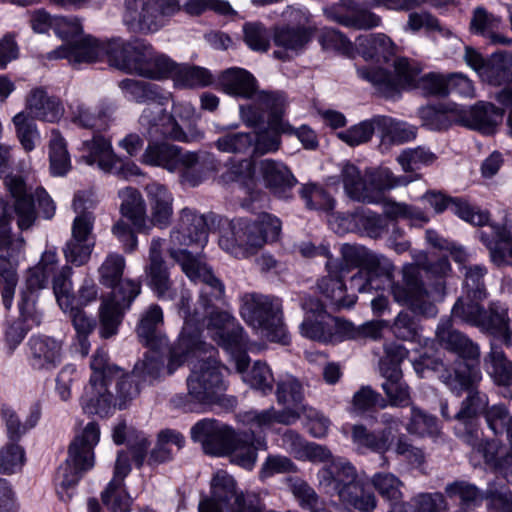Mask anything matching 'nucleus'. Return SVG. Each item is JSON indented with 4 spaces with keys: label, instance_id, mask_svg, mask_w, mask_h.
I'll list each match as a JSON object with an SVG mask.
<instances>
[{
    "label": "nucleus",
    "instance_id": "nucleus-1",
    "mask_svg": "<svg viewBox=\"0 0 512 512\" xmlns=\"http://www.w3.org/2000/svg\"><path fill=\"white\" fill-rule=\"evenodd\" d=\"M89 384L80 399L86 414L107 416L115 409H126L141 391V383L110 361L108 352L99 348L93 354Z\"/></svg>",
    "mask_w": 512,
    "mask_h": 512
},
{
    "label": "nucleus",
    "instance_id": "nucleus-2",
    "mask_svg": "<svg viewBox=\"0 0 512 512\" xmlns=\"http://www.w3.org/2000/svg\"><path fill=\"white\" fill-rule=\"evenodd\" d=\"M205 349H191L183 355V362L197 359L187 378V394L173 397L175 407L187 412L198 410L200 406L212 405L220 402L225 391L220 366L215 358L216 349L205 342Z\"/></svg>",
    "mask_w": 512,
    "mask_h": 512
},
{
    "label": "nucleus",
    "instance_id": "nucleus-3",
    "mask_svg": "<svg viewBox=\"0 0 512 512\" xmlns=\"http://www.w3.org/2000/svg\"><path fill=\"white\" fill-rule=\"evenodd\" d=\"M317 479L320 489L339 510L371 512L376 508L374 493L365 489L357 469L345 458H333L319 470Z\"/></svg>",
    "mask_w": 512,
    "mask_h": 512
},
{
    "label": "nucleus",
    "instance_id": "nucleus-4",
    "mask_svg": "<svg viewBox=\"0 0 512 512\" xmlns=\"http://www.w3.org/2000/svg\"><path fill=\"white\" fill-rule=\"evenodd\" d=\"M124 268V257L110 253L98 269L101 284L113 288L111 297L100 307V336L105 339L117 333L124 311L141 292L139 282L122 280Z\"/></svg>",
    "mask_w": 512,
    "mask_h": 512
},
{
    "label": "nucleus",
    "instance_id": "nucleus-5",
    "mask_svg": "<svg viewBox=\"0 0 512 512\" xmlns=\"http://www.w3.org/2000/svg\"><path fill=\"white\" fill-rule=\"evenodd\" d=\"M285 105L283 93L262 91L256 95L253 104L240 106L241 119L247 126L254 127L267 120L266 129L253 133V155L277 151L281 144L280 135L293 132V127L282 119Z\"/></svg>",
    "mask_w": 512,
    "mask_h": 512
},
{
    "label": "nucleus",
    "instance_id": "nucleus-6",
    "mask_svg": "<svg viewBox=\"0 0 512 512\" xmlns=\"http://www.w3.org/2000/svg\"><path fill=\"white\" fill-rule=\"evenodd\" d=\"M424 369H431L438 373V377L451 391H467L466 398L462 401L459 411L454 418L467 423L484 413L488 409V396L477 389L482 379V373L477 365L459 363L457 368L448 369L440 359H418V374Z\"/></svg>",
    "mask_w": 512,
    "mask_h": 512
},
{
    "label": "nucleus",
    "instance_id": "nucleus-7",
    "mask_svg": "<svg viewBox=\"0 0 512 512\" xmlns=\"http://www.w3.org/2000/svg\"><path fill=\"white\" fill-rule=\"evenodd\" d=\"M281 227L280 219L269 213H261L254 221L245 218L233 219L229 230L220 236L219 246L235 258H248L266 243L276 241Z\"/></svg>",
    "mask_w": 512,
    "mask_h": 512
},
{
    "label": "nucleus",
    "instance_id": "nucleus-8",
    "mask_svg": "<svg viewBox=\"0 0 512 512\" xmlns=\"http://www.w3.org/2000/svg\"><path fill=\"white\" fill-rule=\"evenodd\" d=\"M121 56L114 57L116 68L129 74L160 80L173 78L176 63L141 39L125 41L118 46Z\"/></svg>",
    "mask_w": 512,
    "mask_h": 512
},
{
    "label": "nucleus",
    "instance_id": "nucleus-9",
    "mask_svg": "<svg viewBox=\"0 0 512 512\" xmlns=\"http://www.w3.org/2000/svg\"><path fill=\"white\" fill-rule=\"evenodd\" d=\"M100 440V428L94 421L87 423L69 445L68 457L59 466L55 482L56 486L67 491L73 488L83 474L94 467V448Z\"/></svg>",
    "mask_w": 512,
    "mask_h": 512
},
{
    "label": "nucleus",
    "instance_id": "nucleus-10",
    "mask_svg": "<svg viewBox=\"0 0 512 512\" xmlns=\"http://www.w3.org/2000/svg\"><path fill=\"white\" fill-rule=\"evenodd\" d=\"M240 315L269 341L288 344L289 338L277 300L257 293H246L241 297Z\"/></svg>",
    "mask_w": 512,
    "mask_h": 512
},
{
    "label": "nucleus",
    "instance_id": "nucleus-11",
    "mask_svg": "<svg viewBox=\"0 0 512 512\" xmlns=\"http://www.w3.org/2000/svg\"><path fill=\"white\" fill-rule=\"evenodd\" d=\"M204 317L207 318L206 328L210 338L232 356L238 370L242 371L248 362V339L241 325L228 311L212 308L205 311Z\"/></svg>",
    "mask_w": 512,
    "mask_h": 512
},
{
    "label": "nucleus",
    "instance_id": "nucleus-12",
    "mask_svg": "<svg viewBox=\"0 0 512 512\" xmlns=\"http://www.w3.org/2000/svg\"><path fill=\"white\" fill-rule=\"evenodd\" d=\"M124 42L125 40L121 38L102 41L91 35H82L77 40L67 42L48 52L46 58L67 59L71 64H81L97 62L106 56L109 64L116 68L114 57L121 56L122 53L118 51L121 49L118 46Z\"/></svg>",
    "mask_w": 512,
    "mask_h": 512
},
{
    "label": "nucleus",
    "instance_id": "nucleus-13",
    "mask_svg": "<svg viewBox=\"0 0 512 512\" xmlns=\"http://www.w3.org/2000/svg\"><path fill=\"white\" fill-rule=\"evenodd\" d=\"M88 199L84 192H78L74 196L73 209L78 214L72 224V235L67 241L63 252L67 262L75 266H82L90 259L94 241L91 237L94 226V215L88 211L92 207L86 203Z\"/></svg>",
    "mask_w": 512,
    "mask_h": 512
},
{
    "label": "nucleus",
    "instance_id": "nucleus-14",
    "mask_svg": "<svg viewBox=\"0 0 512 512\" xmlns=\"http://www.w3.org/2000/svg\"><path fill=\"white\" fill-rule=\"evenodd\" d=\"M179 9L178 0H126L123 22L131 32H156L164 26V17Z\"/></svg>",
    "mask_w": 512,
    "mask_h": 512
},
{
    "label": "nucleus",
    "instance_id": "nucleus-15",
    "mask_svg": "<svg viewBox=\"0 0 512 512\" xmlns=\"http://www.w3.org/2000/svg\"><path fill=\"white\" fill-rule=\"evenodd\" d=\"M418 269L423 271L418 279V314L432 317L437 314L436 302L444 297L443 278L450 271V264L446 257L431 261L426 255L418 254Z\"/></svg>",
    "mask_w": 512,
    "mask_h": 512
},
{
    "label": "nucleus",
    "instance_id": "nucleus-16",
    "mask_svg": "<svg viewBox=\"0 0 512 512\" xmlns=\"http://www.w3.org/2000/svg\"><path fill=\"white\" fill-rule=\"evenodd\" d=\"M4 183L15 199L14 208L17 215V223L21 230L30 228L36 219L34 197L45 219H51L54 216L55 205L43 188H37L34 195H32L27 191L23 178L13 174L7 175Z\"/></svg>",
    "mask_w": 512,
    "mask_h": 512
},
{
    "label": "nucleus",
    "instance_id": "nucleus-17",
    "mask_svg": "<svg viewBox=\"0 0 512 512\" xmlns=\"http://www.w3.org/2000/svg\"><path fill=\"white\" fill-rule=\"evenodd\" d=\"M71 275V267L63 268L55 279L54 294L59 307L71 318L77 335L79 352L82 356H87L90 350L88 336L94 331L96 322L93 318L88 317L81 308L74 305L75 298L72 294Z\"/></svg>",
    "mask_w": 512,
    "mask_h": 512
},
{
    "label": "nucleus",
    "instance_id": "nucleus-18",
    "mask_svg": "<svg viewBox=\"0 0 512 512\" xmlns=\"http://www.w3.org/2000/svg\"><path fill=\"white\" fill-rule=\"evenodd\" d=\"M192 298L190 295L182 294L178 303L179 313L184 319V325L179 334L177 342L171 347L167 372L173 374L183 362V355L191 349H205V341L202 340L203 314L197 310L193 313L190 310Z\"/></svg>",
    "mask_w": 512,
    "mask_h": 512
},
{
    "label": "nucleus",
    "instance_id": "nucleus-19",
    "mask_svg": "<svg viewBox=\"0 0 512 512\" xmlns=\"http://www.w3.org/2000/svg\"><path fill=\"white\" fill-rule=\"evenodd\" d=\"M169 100L150 101L143 109L139 123L152 137L162 136L175 141L190 143L203 137V133L196 127H190L186 132L177 121L166 113Z\"/></svg>",
    "mask_w": 512,
    "mask_h": 512
},
{
    "label": "nucleus",
    "instance_id": "nucleus-20",
    "mask_svg": "<svg viewBox=\"0 0 512 512\" xmlns=\"http://www.w3.org/2000/svg\"><path fill=\"white\" fill-rule=\"evenodd\" d=\"M392 66L393 73L379 67H359L357 74L385 97H394L402 90L414 87L415 72L406 57H396Z\"/></svg>",
    "mask_w": 512,
    "mask_h": 512
},
{
    "label": "nucleus",
    "instance_id": "nucleus-21",
    "mask_svg": "<svg viewBox=\"0 0 512 512\" xmlns=\"http://www.w3.org/2000/svg\"><path fill=\"white\" fill-rule=\"evenodd\" d=\"M211 497L199 502V512H223L225 504L233 500L232 512H261L255 498L237 494L235 480L224 471H218L211 482Z\"/></svg>",
    "mask_w": 512,
    "mask_h": 512
},
{
    "label": "nucleus",
    "instance_id": "nucleus-22",
    "mask_svg": "<svg viewBox=\"0 0 512 512\" xmlns=\"http://www.w3.org/2000/svg\"><path fill=\"white\" fill-rule=\"evenodd\" d=\"M341 259L326 261L325 267L329 275H345L355 268L378 269L385 273L390 260L384 255L377 254L360 245L343 244Z\"/></svg>",
    "mask_w": 512,
    "mask_h": 512
},
{
    "label": "nucleus",
    "instance_id": "nucleus-23",
    "mask_svg": "<svg viewBox=\"0 0 512 512\" xmlns=\"http://www.w3.org/2000/svg\"><path fill=\"white\" fill-rule=\"evenodd\" d=\"M346 321L326 313L323 306L315 303V309L307 313L300 325L303 337L320 343H336L345 339Z\"/></svg>",
    "mask_w": 512,
    "mask_h": 512
},
{
    "label": "nucleus",
    "instance_id": "nucleus-24",
    "mask_svg": "<svg viewBox=\"0 0 512 512\" xmlns=\"http://www.w3.org/2000/svg\"><path fill=\"white\" fill-rule=\"evenodd\" d=\"M82 160L88 165H97L104 172L114 173L123 178L138 174L135 165H123L115 155L109 139L95 132L90 140L82 143Z\"/></svg>",
    "mask_w": 512,
    "mask_h": 512
},
{
    "label": "nucleus",
    "instance_id": "nucleus-25",
    "mask_svg": "<svg viewBox=\"0 0 512 512\" xmlns=\"http://www.w3.org/2000/svg\"><path fill=\"white\" fill-rule=\"evenodd\" d=\"M27 362L32 370L50 372L63 358L62 341L43 334L32 335L26 343Z\"/></svg>",
    "mask_w": 512,
    "mask_h": 512
},
{
    "label": "nucleus",
    "instance_id": "nucleus-26",
    "mask_svg": "<svg viewBox=\"0 0 512 512\" xmlns=\"http://www.w3.org/2000/svg\"><path fill=\"white\" fill-rule=\"evenodd\" d=\"M236 434L230 427L214 419L200 420L191 428V438L201 443L205 453L214 456L226 455Z\"/></svg>",
    "mask_w": 512,
    "mask_h": 512
},
{
    "label": "nucleus",
    "instance_id": "nucleus-27",
    "mask_svg": "<svg viewBox=\"0 0 512 512\" xmlns=\"http://www.w3.org/2000/svg\"><path fill=\"white\" fill-rule=\"evenodd\" d=\"M116 108L115 103L107 100L101 101L95 107L74 101L69 106L70 119L79 128L101 133L109 129Z\"/></svg>",
    "mask_w": 512,
    "mask_h": 512
},
{
    "label": "nucleus",
    "instance_id": "nucleus-28",
    "mask_svg": "<svg viewBox=\"0 0 512 512\" xmlns=\"http://www.w3.org/2000/svg\"><path fill=\"white\" fill-rule=\"evenodd\" d=\"M504 110L490 102L479 101L468 109H457L456 123L490 135L502 121Z\"/></svg>",
    "mask_w": 512,
    "mask_h": 512
},
{
    "label": "nucleus",
    "instance_id": "nucleus-29",
    "mask_svg": "<svg viewBox=\"0 0 512 512\" xmlns=\"http://www.w3.org/2000/svg\"><path fill=\"white\" fill-rule=\"evenodd\" d=\"M436 337L440 345L458 355L465 361H473L478 364L481 350L480 346L464 333L456 330L450 319L442 320L436 329Z\"/></svg>",
    "mask_w": 512,
    "mask_h": 512
},
{
    "label": "nucleus",
    "instance_id": "nucleus-30",
    "mask_svg": "<svg viewBox=\"0 0 512 512\" xmlns=\"http://www.w3.org/2000/svg\"><path fill=\"white\" fill-rule=\"evenodd\" d=\"M171 239L178 245L204 247L208 241L207 223L203 215L190 208L180 211L179 222L171 233Z\"/></svg>",
    "mask_w": 512,
    "mask_h": 512
},
{
    "label": "nucleus",
    "instance_id": "nucleus-31",
    "mask_svg": "<svg viewBox=\"0 0 512 512\" xmlns=\"http://www.w3.org/2000/svg\"><path fill=\"white\" fill-rule=\"evenodd\" d=\"M172 258L181 266L186 276L201 286L213 288L218 295H225L224 283L213 273L212 269L200 258L193 256L186 250H172Z\"/></svg>",
    "mask_w": 512,
    "mask_h": 512
},
{
    "label": "nucleus",
    "instance_id": "nucleus-32",
    "mask_svg": "<svg viewBox=\"0 0 512 512\" xmlns=\"http://www.w3.org/2000/svg\"><path fill=\"white\" fill-rule=\"evenodd\" d=\"M163 323L162 308L157 304H151L140 314L135 328L139 342L151 350L167 345L168 339L161 330Z\"/></svg>",
    "mask_w": 512,
    "mask_h": 512
},
{
    "label": "nucleus",
    "instance_id": "nucleus-33",
    "mask_svg": "<svg viewBox=\"0 0 512 512\" xmlns=\"http://www.w3.org/2000/svg\"><path fill=\"white\" fill-rule=\"evenodd\" d=\"M149 207V224L166 228L170 225L173 215V195L169 189L158 182H152L145 186Z\"/></svg>",
    "mask_w": 512,
    "mask_h": 512
},
{
    "label": "nucleus",
    "instance_id": "nucleus-34",
    "mask_svg": "<svg viewBox=\"0 0 512 512\" xmlns=\"http://www.w3.org/2000/svg\"><path fill=\"white\" fill-rule=\"evenodd\" d=\"M192 152L168 143H150L144 154L143 162L161 167L171 173H177L183 163H191Z\"/></svg>",
    "mask_w": 512,
    "mask_h": 512
},
{
    "label": "nucleus",
    "instance_id": "nucleus-35",
    "mask_svg": "<svg viewBox=\"0 0 512 512\" xmlns=\"http://www.w3.org/2000/svg\"><path fill=\"white\" fill-rule=\"evenodd\" d=\"M259 171L267 188L279 198L287 199L297 180L291 170L281 161L264 159Z\"/></svg>",
    "mask_w": 512,
    "mask_h": 512
},
{
    "label": "nucleus",
    "instance_id": "nucleus-36",
    "mask_svg": "<svg viewBox=\"0 0 512 512\" xmlns=\"http://www.w3.org/2000/svg\"><path fill=\"white\" fill-rule=\"evenodd\" d=\"M267 448L263 437H255L253 433H237L227 451L230 461L244 469L252 470L257 461V451Z\"/></svg>",
    "mask_w": 512,
    "mask_h": 512
},
{
    "label": "nucleus",
    "instance_id": "nucleus-37",
    "mask_svg": "<svg viewBox=\"0 0 512 512\" xmlns=\"http://www.w3.org/2000/svg\"><path fill=\"white\" fill-rule=\"evenodd\" d=\"M413 181L414 177L412 175L396 177L388 168H379L371 171L366 176L365 197L368 196L373 199L371 201H364V203H382L385 199V191L405 186Z\"/></svg>",
    "mask_w": 512,
    "mask_h": 512
},
{
    "label": "nucleus",
    "instance_id": "nucleus-38",
    "mask_svg": "<svg viewBox=\"0 0 512 512\" xmlns=\"http://www.w3.org/2000/svg\"><path fill=\"white\" fill-rule=\"evenodd\" d=\"M26 108L34 118L51 123L61 119L64 114L60 99L48 95L41 87L31 89L26 97Z\"/></svg>",
    "mask_w": 512,
    "mask_h": 512
},
{
    "label": "nucleus",
    "instance_id": "nucleus-39",
    "mask_svg": "<svg viewBox=\"0 0 512 512\" xmlns=\"http://www.w3.org/2000/svg\"><path fill=\"white\" fill-rule=\"evenodd\" d=\"M121 199L120 211L138 232L150 230L149 218L146 213L145 201L141 193L133 187L121 189L118 193Z\"/></svg>",
    "mask_w": 512,
    "mask_h": 512
},
{
    "label": "nucleus",
    "instance_id": "nucleus-40",
    "mask_svg": "<svg viewBox=\"0 0 512 512\" xmlns=\"http://www.w3.org/2000/svg\"><path fill=\"white\" fill-rule=\"evenodd\" d=\"M351 440L361 453L368 450L383 455L390 450L394 435H390L389 430L369 431L357 424L351 426Z\"/></svg>",
    "mask_w": 512,
    "mask_h": 512
},
{
    "label": "nucleus",
    "instance_id": "nucleus-41",
    "mask_svg": "<svg viewBox=\"0 0 512 512\" xmlns=\"http://www.w3.org/2000/svg\"><path fill=\"white\" fill-rule=\"evenodd\" d=\"M380 371L385 381L381 384L391 406L404 407L410 404V392L402 379L397 365L381 361Z\"/></svg>",
    "mask_w": 512,
    "mask_h": 512
},
{
    "label": "nucleus",
    "instance_id": "nucleus-42",
    "mask_svg": "<svg viewBox=\"0 0 512 512\" xmlns=\"http://www.w3.org/2000/svg\"><path fill=\"white\" fill-rule=\"evenodd\" d=\"M222 90L232 96L251 98L256 93V79L247 70L232 67L223 71L219 77Z\"/></svg>",
    "mask_w": 512,
    "mask_h": 512
},
{
    "label": "nucleus",
    "instance_id": "nucleus-43",
    "mask_svg": "<svg viewBox=\"0 0 512 512\" xmlns=\"http://www.w3.org/2000/svg\"><path fill=\"white\" fill-rule=\"evenodd\" d=\"M124 97L137 103L170 100L171 94L159 85L136 79H123L118 83Z\"/></svg>",
    "mask_w": 512,
    "mask_h": 512
},
{
    "label": "nucleus",
    "instance_id": "nucleus-44",
    "mask_svg": "<svg viewBox=\"0 0 512 512\" xmlns=\"http://www.w3.org/2000/svg\"><path fill=\"white\" fill-rule=\"evenodd\" d=\"M491 228L496 240L490 239L485 232L480 233V240L488 248L490 259L495 265L507 264V251L501 245L512 242V219L506 216L502 224L491 225Z\"/></svg>",
    "mask_w": 512,
    "mask_h": 512
},
{
    "label": "nucleus",
    "instance_id": "nucleus-45",
    "mask_svg": "<svg viewBox=\"0 0 512 512\" xmlns=\"http://www.w3.org/2000/svg\"><path fill=\"white\" fill-rule=\"evenodd\" d=\"M483 81L493 86H501L512 82V52L499 51L493 53L486 61L481 72Z\"/></svg>",
    "mask_w": 512,
    "mask_h": 512
},
{
    "label": "nucleus",
    "instance_id": "nucleus-46",
    "mask_svg": "<svg viewBox=\"0 0 512 512\" xmlns=\"http://www.w3.org/2000/svg\"><path fill=\"white\" fill-rule=\"evenodd\" d=\"M477 328L499 337L506 347L512 346V332L505 309L500 310L495 304H491L488 310H483Z\"/></svg>",
    "mask_w": 512,
    "mask_h": 512
},
{
    "label": "nucleus",
    "instance_id": "nucleus-47",
    "mask_svg": "<svg viewBox=\"0 0 512 512\" xmlns=\"http://www.w3.org/2000/svg\"><path fill=\"white\" fill-rule=\"evenodd\" d=\"M344 275H327L322 278L318 287L329 305L335 309L351 308L357 301L355 294H348L343 281Z\"/></svg>",
    "mask_w": 512,
    "mask_h": 512
},
{
    "label": "nucleus",
    "instance_id": "nucleus-48",
    "mask_svg": "<svg viewBox=\"0 0 512 512\" xmlns=\"http://www.w3.org/2000/svg\"><path fill=\"white\" fill-rule=\"evenodd\" d=\"M486 372L498 386H512V361L501 347L491 344L490 351L484 357Z\"/></svg>",
    "mask_w": 512,
    "mask_h": 512
},
{
    "label": "nucleus",
    "instance_id": "nucleus-49",
    "mask_svg": "<svg viewBox=\"0 0 512 512\" xmlns=\"http://www.w3.org/2000/svg\"><path fill=\"white\" fill-rule=\"evenodd\" d=\"M377 133L383 143L401 145L414 139L412 125L385 115H376Z\"/></svg>",
    "mask_w": 512,
    "mask_h": 512
},
{
    "label": "nucleus",
    "instance_id": "nucleus-50",
    "mask_svg": "<svg viewBox=\"0 0 512 512\" xmlns=\"http://www.w3.org/2000/svg\"><path fill=\"white\" fill-rule=\"evenodd\" d=\"M274 43L283 51H274L275 57L286 59L291 54H297L301 51L309 41L307 30L301 27H281L274 32Z\"/></svg>",
    "mask_w": 512,
    "mask_h": 512
},
{
    "label": "nucleus",
    "instance_id": "nucleus-51",
    "mask_svg": "<svg viewBox=\"0 0 512 512\" xmlns=\"http://www.w3.org/2000/svg\"><path fill=\"white\" fill-rule=\"evenodd\" d=\"M372 484L378 493L391 503L388 512H409L410 505L401 501L402 482L393 474L380 472L372 477Z\"/></svg>",
    "mask_w": 512,
    "mask_h": 512
},
{
    "label": "nucleus",
    "instance_id": "nucleus-52",
    "mask_svg": "<svg viewBox=\"0 0 512 512\" xmlns=\"http://www.w3.org/2000/svg\"><path fill=\"white\" fill-rule=\"evenodd\" d=\"M355 44L359 53L367 60L379 56L389 62L395 53L394 43L382 33L359 36Z\"/></svg>",
    "mask_w": 512,
    "mask_h": 512
},
{
    "label": "nucleus",
    "instance_id": "nucleus-53",
    "mask_svg": "<svg viewBox=\"0 0 512 512\" xmlns=\"http://www.w3.org/2000/svg\"><path fill=\"white\" fill-rule=\"evenodd\" d=\"M394 301L407 308L416 307V264L409 263L402 268V278L391 286Z\"/></svg>",
    "mask_w": 512,
    "mask_h": 512
},
{
    "label": "nucleus",
    "instance_id": "nucleus-54",
    "mask_svg": "<svg viewBox=\"0 0 512 512\" xmlns=\"http://www.w3.org/2000/svg\"><path fill=\"white\" fill-rule=\"evenodd\" d=\"M394 271V265L390 261L385 273L378 269H359L349 281L350 289L359 293H371L383 288L384 280H390Z\"/></svg>",
    "mask_w": 512,
    "mask_h": 512
},
{
    "label": "nucleus",
    "instance_id": "nucleus-55",
    "mask_svg": "<svg viewBox=\"0 0 512 512\" xmlns=\"http://www.w3.org/2000/svg\"><path fill=\"white\" fill-rule=\"evenodd\" d=\"M184 437L173 430H165L159 433L156 446L150 453L149 465L161 464L173 458L183 447Z\"/></svg>",
    "mask_w": 512,
    "mask_h": 512
},
{
    "label": "nucleus",
    "instance_id": "nucleus-56",
    "mask_svg": "<svg viewBox=\"0 0 512 512\" xmlns=\"http://www.w3.org/2000/svg\"><path fill=\"white\" fill-rule=\"evenodd\" d=\"M148 285L160 300L172 301L177 296L164 263L148 265L145 269Z\"/></svg>",
    "mask_w": 512,
    "mask_h": 512
},
{
    "label": "nucleus",
    "instance_id": "nucleus-57",
    "mask_svg": "<svg viewBox=\"0 0 512 512\" xmlns=\"http://www.w3.org/2000/svg\"><path fill=\"white\" fill-rule=\"evenodd\" d=\"M249 364V361L247 362ZM235 367L237 365L235 364ZM248 365H246L242 371L236 368L237 372L242 374V379L251 388L260 391L263 395H267L272 392L274 377L270 367L262 361L254 362L250 370L246 371Z\"/></svg>",
    "mask_w": 512,
    "mask_h": 512
},
{
    "label": "nucleus",
    "instance_id": "nucleus-58",
    "mask_svg": "<svg viewBox=\"0 0 512 512\" xmlns=\"http://www.w3.org/2000/svg\"><path fill=\"white\" fill-rule=\"evenodd\" d=\"M50 168L53 175L63 176L70 167L71 161L67 151L65 139L61 133L53 129L49 141Z\"/></svg>",
    "mask_w": 512,
    "mask_h": 512
},
{
    "label": "nucleus",
    "instance_id": "nucleus-59",
    "mask_svg": "<svg viewBox=\"0 0 512 512\" xmlns=\"http://www.w3.org/2000/svg\"><path fill=\"white\" fill-rule=\"evenodd\" d=\"M352 221L371 238H378L387 231L388 221L369 209L359 208L351 213Z\"/></svg>",
    "mask_w": 512,
    "mask_h": 512
},
{
    "label": "nucleus",
    "instance_id": "nucleus-60",
    "mask_svg": "<svg viewBox=\"0 0 512 512\" xmlns=\"http://www.w3.org/2000/svg\"><path fill=\"white\" fill-rule=\"evenodd\" d=\"M172 79L176 86L185 88L207 86L213 81L211 73L205 68L178 64Z\"/></svg>",
    "mask_w": 512,
    "mask_h": 512
},
{
    "label": "nucleus",
    "instance_id": "nucleus-61",
    "mask_svg": "<svg viewBox=\"0 0 512 512\" xmlns=\"http://www.w3.org/2000/svg\"><path fill=\"white\" fill-rule=\"evenodd\" d=\"M465 294L475 300H483L487 296L485 276L487 268L484 265H464L462 267Z\"/></svg>",
    "mask_w": 512,
    "mask_h": 512
},
{
    "label": "nucleus",
    "instance_id": "nucleus-62",
    "mask_svg": "<svg viewBox=\"0 0 512 512\" xmlns=\"http://www.w3.org/2000/svg\"><path fill=\"white\" fill-rule=\"evenodd\" d=\"M101 500L109 512H129L133 502L124 484L111 481L102 491Z\"/></svg>",
    "mask_w": 512,
    "mask_h": 512
},
{
    "label": "nucleus",
    "instance_id": "nucleus-63",
    "mask_svg": "<svg viewBox=\"0 0 512 512\" xmlns=\"http://www.w3.org/2000/svg\"><path fill=\"white\" fill-rule=\"evenodd\" d=\"M162 370L163 360L155 350H152L135 364L132 374L140 383L152 384L161 377Z\"/></svg>",
    "mask_w": 512,
    "mask_h": 512
},
{
    "label": "nucleus",
    "instance_id": "nucleus-64",
    "mask_svg": "<svg viewBox=\"0 0 512 512\" xmlns=\"http://www.w3.org/2000/svg\"><path fill=\"white\" fill-rule=\"evenodd\" d=\"M289 487L302 508L310 512H329L322 507V503L315 490L300 478H289Z\"/></svg>",
    "mask_w": 512,
    "mask_h": 512
}]
</instances>
